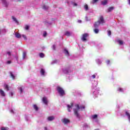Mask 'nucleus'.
Masks as SVG:
<instances>
[{
    "label": "nucleus",
    "mask_w": 130,
    "mask_h": 130,
    "mask_svg": "<svg viewBox=\"0 0 130 130\" xmlns=\"http://www.w3.org/2000/svg\"><path fill=\"white\" fill-rule=\"evenodd\" d=\"M68 110L69 112L72 111V109H73V107H74V104H71V105H67ZM86 107L84 105L80 106L79 104H75L74 105V108H73V111L74 113V115L78 118L80 119L81 118V115H80V113H79V111H82L84 110Z\"/></svg>",
    "instance_id": "1"
},
{
    "label": "nucleus",
    "mask_w": 130,
    "mask_h": 130,
    "mask_svg": "<svg viewBox=\"0 0 130 130\" xmlns=\"http://www.w3.org/2000/svg\"><path fill=\"white\" fill-rule=\"evenodd\" d=\"M61 73L64 75H66V80L68 82H70L71 79H73L72 75V71L69 67H62L60 70Z\"/></svg>",
    "instance_id": "2"
},
{
    "label": "nucleus",
    "mask_w": 130,
    "mask_h": 130,
    "mask_svg": "<svg viewBox=\"0 0 130 130\" xmlns=\"http://www.w3.org/2000/svg\"><path fill=\"white\" fill-rule=\"evenodd\" d=\"M97 85H98L97 81H94V83H92L91 93L94 98H97L99 95V88H97Z\"/></svg>",
    "instance_id": "3"
},
{
    "label": "nucleus",
    "mask_w": 130,
    "mask_h": 130,
    "mask_svg": "<svg viewBox=\"0 0 130 130\" xmlns=\"http://www.w3.org/2000/svg\"><path fill=\"white\" fill-rule=\"evenodd\" d=\"M57 91L58 92V93H59V94L60 95V96L61 97H62L63 96H64V90H63V89H62V88L58 86L57 87Z\"/></svg>",
    "instance_id": "4"
},
{
    "label": "nucleus",
    "mask_w": 130,
    "mask_h": 130,
    "mask_svg": "<svg viewBox=\"0 0 130 130\" xmlns=\"http://www.w3.org/2000/svg\"><path fill=\"white\" fill-rule=\"evenodd\" d=\"M89 36V34H84L82 35V37L81 38V40L83 41V42H85V41H87V38Z\"/></svg>",
    "instance_id": "5"
},
{
    "label": "nucleus",
    "mask_w": 130,
    "mask_h": 130,
    "mask_svg": "<svg viewBox=\"0 0 130 130\" xmlns=\"http://www.w3.org/2000/svg\"><path fill=\"white\" fill-rule=\"evenodd\" d=\"M98 117V115L97 114H95L91 116V118L92 119V121H93V122H96L98 123V119H97Z\"/></svg>",
    "instance_id": "6"
},
{
    "label": "nucleus",
    "mask_w": 130,
    "mask_h": 130,
    "mask_svg": "<svg viewBox=\"0 0 130 130\" xmlns=\"http://www.w3.org/2000/svg\"><path fill=\"white\" fill-rule=\"evenodd\" d=\"M40 73L42 77H45L46 76V72H45V70L43 68L41 69Z\"/></svg>",
    "instance_id": "7"
},
{
    "label": "nucleus",
    "mask_w": 130,
    "mask_h": 130,
    "mask_svg": "<svg viewBox=\"0 0 130 130\" xmlns=\"http://www.w3.org/2000/svg\"><path fill=\"white\" fill-rule=\"evenodd\" d=\"M24 89H25V87H24L23 86H20L19 87H18V90L19 91L20 94H21L22 95V94H23V93H24Z\"/></svg>",
    "instance_id": "8"
},
{
    "label": "nucleus",
    "mask_w": 130,
    "mask_h": 130,
    "mask_svg": "<svg viewBox=\"0 0 130 130\" xmlns=\"http://www.w3.org/2000/svg\"><path fill=\"white\" fill-rule=\"evenodd\" d=\"M96 76H97V73L92 75L89 77V80L92 82V81H93V80L96 78Z\"/></svg>",
    "instance_id": "9"
},
{
    "label": "nucleus",
    "mask_w": 130,
    "mask_h": 130,
    "mask_svg": "<svg viewBox=\"0 0 130 130\" xmlns=\"http://www.w3.org/2000/svg\"><path fill=\"white\" fill-rule=\"evenodd\" d=\"M1 1H2V4L3 6H4V7H6L7 8V7L9 6V3L7 2V1L6 0H1Z\"/></svg>",
    "instance_id": "10"
},
{
    "label": "nucleus",
    "mask_w": 130,
    "mask_h": 130,
    "mask_svg": "<svg viewBox=\"0 0 130 130\" xmlns=\"http://www.w3.org/2000/svg\"><path fill=\"white\" fill-rule=\"evenodd\" d=\"M63 53L66 56H70V53L67 48L63 49Z\"/></svg>",
    "instance_id": "11"
},
{
    "label": "nucleus",
    "mask_w": 130,
    "mask_h": 130,
    "mask_svg": "<svg viewBox=\"0 0 130 130\" xmlns=\"http://www.w3.org/2000/svg\"><path fill=\"white\" fill-rule=\"evenodd\" d=\"M99 25H100V22L99 21H98L97 22H95L94 25L93 27L94 28H99Z\"/></svg>",
    "instance_id": "12"
},
{
    "label": "nucleus",
    "mask_w": 130,
    "mask_h": 130,
    "mask_svg": "<svg viewBox=\"0 0 130 130\" xmlns=\"http://www.w3.org/2000/svg\"><path fill=\"white\" fill-rule=\"evenodd\" d=\"M64 35H66V36H68V37L72 36V35H73V32H72V31L70 32L69 31H67L65 32Z\"/></svg>",
    "instance_id": "13"
},
{
    "label": "nucleus",
    "mask_w": 130,
    "mask_h": 130,
    "mask_svg": "<svg viewBox=\"0 0 130 130\" xmlns=\"http://www.w3.org/2000/svg\"><path fill=\"white\" fill-rule=\"evenodd\" d=\"M98 22H99L100 24L104 23L105 22H104V18H103V16H101L100 20H99Z\"/></svg>",
    "instance_id": "14"
},
{
    "label": "nucleus",
    "mask_w": 130,
    "mask_h": 130,
    "mask_svg": "<svg viewBox=\"0 0 130 130\" xmlns=\"http://www.w3.org/2000/svg\"><path fill=\"white\" fill-rule=\"evenodd\" d=\"M63 122L64 123V124H68V123H70V121L69 119L64 118L63 119Z\"/></svg>",
    "instance_id": "15"
},
{
    "label": "nucleus",
    "mask_w": 130,
    "mask_h": 130,
    "mask_svg": "<svg viewBox=\"0 0 130 130\" xmlns=\"http://www.w3.org/2000/svg\"><path fill=\"white\" fill-rule=\"evenodd\" d=\"M117 91L120 93H123L124 92V89L122 88V87H119L117 88Z\"/></svg>",
    "instance_id": "16"
},
{
    "label": "nucleus",
    "mask_w": 130,
    "mask_h": 130,
    "mask_svg": "<svg viewBox=\"0 0 130 130\" xmlns=\"http://www.w3.org/2000/svg\"><path fill=\"white\" fill-rule=\"evenodd\" d=\"M43 102L45 104V105H47L48 102L47 101V99L46 97L43 98Z\"/></svg>",
    "instance_id": "17"
},
{
    "label": "nucleus",
    "mask_w": 130,
    "mask_h": 130,
    "mask_svg": "<svg viewBox=\"0 0 130 130\" xmlns=\"http://www.w3.org/2000/svg\"><path fill=\"white\" fill-rule=\"evenodd\" d=\"M116 42L118 43L119 45H123V41H122L121 40H117Z\"/></svg>",
    "instance_id": "18"
},
{
    "label": "nucleus",
    "mask_w": 130,
    "mask_h": 130,
    "mask_svg": "<svg viewBox=\"0 0 130 130\" xmlns=\"http://www.w3.org/2000/svg\"><path fill=\"white\" fill-rule=\"evenodd\" d=\"M27 58V52L26 51H23L22 54V59H25Z\"/></svg>",
    "instance_id": "19"
},
{
    "label": "nucleus",
    "mask_w": 130,
    "mask_h": 130,
    "mask_svg": "<svg viewBox=\"0 0 130 130\" xmlns=\"http://www.w3.org/2000/svg\"><path fill=\"white\" fill-rule=\"evenodd\" d=\"M125 115L127 117L129 122H130V114L128 111H125Z\"/></svg>",
    "instance_id": "20"
},
{
    "label": "nucleus",
    "mask_w": 130,
    "mask_h": 130,
    "mask_svg": "<svg viewBox=\"0 0 130 130\" xmlns=\"http://www.w3.org/2000/svg\"><path fill=\"white\" fill-rule=\"evenodd\" d=\"M96 62L99 66H100V64H101V63H102V61L101 60H100V59H96Z\"/></svg>",
    "instance_id": "21"
},
{
    "label": "nucleus",
    "mask_w": 130,
    "mask_h": 130,
    "mask_svg": "<svg viewBox=\"0 0 130 130\" xmlns=\"http://www.w3.org/2000/svg\"><path fill=\"white\" fill-rule=\"evenodd\" d=\"M0 94L1 96H3V97H5V96H6V93H5V91H4L3 89H0Z\"/></svg>",
    "instance_id": "22"
},
{
    "label": "nucleus",
    "mask_w": 130,
    "mask_h": 130,
    "mask_svg": "<svg viewBox=\"0 0 130 130\" xmlns=\"http://www.w3.org/2000/svg\"><path fill=\"white\" fill-rule=\"evenodd\" d=\"M49 121H52L54 119V117L53 116H49L47 118Z\"/></svg>",
    "instance_id": "23"
},
{
    "label": "nucleus",
    "mask_w": 130,
    "mask_h": 130,
    "mask_svg": "<svg viewBox=\"0 0 130 130\" xmlns=\"http://www.w3.org/2000/svg\"><path fill=\"white\" fill-rule=\"evenodd\" d=\"M33 108L36 111H38V110H39V108H38V106H37V105H34Z\"/></svg>",
    "instance_id": "24"
},
{
    "label": "nucleus",
    "mask_w": 130,
    "mask_h": 130,
    "mask_svg": "<svg viewBox=\"0 0 130 130\" xmlns=\"http://www.w3.org/2000/svg\"><path fill=\"white\" fill-rule=\"evenodd\" d=\"M113 10H114V7H109L108 10H107V12L108 13L110 12H112V11H113Z\"/></svg>",
    "instance_id": "25"
},
{
    "label": "nucleus",
    "mask_w": 130,
    "mask_h": 130,
    "mask_svg": "<svg viewBox=\"0 0 130 130\" xmlns=\"http://www.w3.org/2000/svg\"><path fill=\"white\" fill-rule=\"evenodd\" d=\"M108 2V1L107 0H104L101 2V4L103 5V6H106V5H107Z\"/></svg>",
    "instance_id": "26"
},
{
    "label": "nucleus",
    "mask_w": 130,
    "mask_h": 130,
    "mask_svg": "<svg viewBox=\"0 0 130 130\" xmlns=\"http://www.w3.org/2000/svg\"><path fill=\"white\" fill-rule=\"evenodd\" d=\"M15 37H16V38H21V37H22V36H21V35L18 32H15Z\"/></svg>",
    "instance_id": "27"
},
{
    "label": "nucleus",
    "mask_w": 130,
    "mask_h": 130,
    "mask_svg": "<svg viewBox=\"0 0 130 130\" xmlns=\"http://www.w3.org/2000/svg\"><path fill=\"white\" fill-rule=\"evenodd\" d=\"M12 19L13 20V21H14V22H15V23H16V24H19V21H18V20H17V18H15V17H14V16H12Z\"/></svg>",
    "instance_id": "28"
},
{
    "label": "nucleus",
    "mask_w": 130,
    "mask_h": 130,
    "mask_svg": "<svg viewBox=\"0 0 130 130\" xmlns=\"http://www.w3.org/2000/svg\"><path fill=\"white\" fill-rule=\"evenodd\" d=\"M93 32L95 34H98L99 33V28H94V29H93Z\"/></svg>",
    "instance_id": "29"
},
{
    "label": "nucleus",
    "mask_w": 130,
    "mask_h": 130,
    "mask_svg": "<svg viewBox=\"0 0 130 130\" xmlns=\"http://www.w3.org/2000/svg\"><path fill=\"white\" fill-rule=\"evenodd\" d=\"M84 9L85 11H88L89 10V7H88V5L85 4L84 6Z\"/></svg>",
    "instance_id": "30"
},
{
    "label": "nucleus",
    "mask_w": 130,
    "mask_h": 130,
    "mask_svg": "<svg viewBox=\"0 0 130 130\" xmlns=\"http://www.w3.org/2000/svg\"><path fill=\"white\" fill-rule=\"evenodd\" d=\"M43 10H45V11H47V10H48V6L44 5L42 8Z\"/></svg>",
    "instance_id": "31"
},
{
    "label": "nucleus",
    "mask_w": 130,
    "mask_h": 130,
    "mask_svg": "<svg viewBox=\"0 0 130 130\" xmlns=\"http://www.w3.org/2000/svg\"><path fill=\"white\" fill-rule=\"evenodd\" d=\"M39 56L41 58H43L44 57V56H45V55H44V54L43 53H40Z\"/></svg>",
    "instance_id": "32"
},
{
    "label": "nucleus",
    "mask_w": 130,
    "mask_h": 130,
    "mask_svg": "<svg viewBox=\"0 0 130 130\" xmlns=\"http://www.w3.org/2000/svg\"><path fill=\"white\" fill-rule=\"evenodd\" d=\"M4 88L5 89H6L7 91H9V85H8L7 84H5L4 85Z\"/></svg>",
    "instance_id": "33"
},
{
    "label": "nucleus",
    "mask_w": 130,
    "mask_h": 130,
    "mask_svg": "<svg viewBox=\"0 0 130 130\" xmlns=\"http://www.w3.org/2000/svg\"><path fill=\"white\" fill-rule=\"evenodd\" d=\"M11 77L13 79V80H15V75L13 74V72H10Z\"/></svg>",
    "instance_id": "34"
},
{
    "label": "nucleus",
    "mask_w": 130,
    "mask_h": 130,
    "mask_svg": "<svg viewBox=\"0 0 130 130\" xmlns=\"http://www.w3.org/2000/svg\"><path fill=\"white\" fill-rule=\"evenodd\" d=\"M106 63L107 66H110V60H106Z\"/></svg>",
    "instance_id": "35"
},
{
    "label": "nucleus",
    "mask_w": 130,
    "mask_h": 130,
    "mask_svg": "<svg viewBox=\"0 0 130 130\" xmlns=\"http://www.w3.org/2000/svg\"><path fill=\"white\" fill-rule=\"evenodd\" d=\"M75 95H81V92L80 91L76 90Z\"/></svg>",
    "instance_id": "36"
},
{
    "label": "nucleus",
    "mask_w": 130,
    "mask_h": 130,
    "mask_svg": "<svg viewBox=\"0 0 130 130\" xmlns=\"http://www.w3.org/2000/svg\"><path fill=\"white\" fill-rule=\"evenodd\" d=\"M1 130H9V128L6 127H2L1 128Z\"/></svg>",
    "instance_id": "37"
},
{
    "label": "nucleus",
    "mask_w": 130,
    "mask_h": 130,
    "mask_svg": "<svg viewBox=\"0 0 130 130\" xmlns=\"http://www.w3.org/2000/svg\"><path fill=\"white\" fill-rule=\"evenodd\" d=\"M72 5L74 6V7H77L78 6V4L77 3H75L73 2H71Z\"/></svg>",
    "instance_id": "38"
},
{
    "label": "nucleus",
    "mask_w": 130,
    "mask_h": 130,
    "mask_svg": "<svg viewBox=\"0 0 130 130\" xmlns=\"http://www.w3.org/2000/svg\"><path fill=\"white\" fill-rule=\"evenodd\" d=\"M21 37H23L24 38V40H27V37H26L24 35H22Z\"/></svg>",
    "instance_id": "39"
},
{
    "label": "nucleus",
    "mask_w": 130,
    "mask_h": 130,
    "mask_svg": "<svg viewBox=\"0 0 130 130\" xmlns=\"http://www.w3.org/2000/svg\"><path fill=\"white\" fill-rule=\"evenodd\" d=\"M99 0H92V1L91 2V4H95V3H97Z\"/></svg>",
    "instance_id": "40"
},
{
    "label": "nucleus",
    "mask_w": 130,
    "mask_h": 130,
    "mask_svg": "<svg viewBox=\"0 0 130 130\" xmlns=\"http://www.w3.org/2000/svg\"><path fill=\"white\" fill-rule=\"evenodd\" d=\"M47 32L46 31H44L43 34V37H45L46 36H47Z\"/></svg>",
    "instance_id": "41"
},
{
    "label": "nucleus",
    "mask_w": 130,
    "mask_h": 130,
    "mask_svg": "<svg viewBox=\"0 0 130 130\" xmlns=\"http://www.w3.org/2000/svg\"><path fill=\"white\" fill-rule=\"evenodd\" d=\"M51 63V64H53V63H57V60H55L53 61Z\"/></svg>",
    "instance_id": "42"
},
{
    "label": "nucleus",
    "mask_w": 130,
    "mask_h": 130,
    "mask_svg": "<svg viewBox=\"0 0 130 130\" xmlns=\"http://www.w3.org/2000/svg\"><path fill=\"white\" fill-rule=\"evenodd\" d=\"M85 20L86 21V22H88V21H90V18H88V16H85Z\"/></svg>",
    "instance_id": "43"
},
{
    "label": "nucleus",
    "mask_w": 130,
    "mask_h": 130,
    "mask_svg": "<svg viewBox=\"0 0 130 130\" xmlns=\"http://www.w3.org/2000/svg\"><path fill=\"white\" fill-rule=\"evenodd\" d=\"M29 28H30L29 25H25V30H29Z\"/></svg>",
    "instance_id": "44"
},
{
    "label": "nucleus",
    "mask_w": 130,
    "mask_h": 130,
    "mask_svg": "<svg viewBox=\"0 0 130 130\" xmlns=\"http://www.w3.org/2000/svg\"><path fill=\"white\" fill-rule=\"evenodd\" d=\"M9 96L10 97H13V96H14V93H13V92H11L10 93H9Z\"/></svg>",
    "instance_id": "45"
},
{
    "label": "nucleus",
    "mask_w": 130,
    "mask_h": 130,
    "mask_svg": "<svg viewBox=\"0 0 130 130\" xmlns=\"http://www.w3.org/2000/svg\"><path fill=\"white\" fill-rule=\"evenodd\" d=\"M108 36H110V35H111V30H108Z\"/></svg>",
    "instance_id": "46"
},
{
    "label": "nucleus",
    "mask_w": 130,
    "mask_h": 130,
    "mask_svg": "<svg viewBox=\"0 0 130 130\" xmlns=\"http://www.w3.org/2000/svg\"><path fill=\"white\" fill-rule=\"evenodd\" d=\"M52 48L53 50H55V48H56L55 45H53L52 46Z\"/></svg>",
    "instance_id": "47"
},
{
    "label": "nucleus",
    "mask_w": 130,
    "mask_h": 130,
    "mask_svg": "<svg viewBox=\"0 0 130 130\" xmlns=\"http://www.w3.org/2000/svg\"><path fill=\"white\" fill-rule=\"evenodd\" d=\"M10 112H11V113H12V114H14V113H15L14 112V110H13V109H11L10 110Z\"/></svg>",
    "instance_id": "48"
},
{
    "label": "nucleus",
    "mask_w": 130,
    "mask_h": 130,
    "mask_svg": "<svg viewBox=\"0 0 130 130\" xmlns=\"http://www.w3.org/2000/svg\"><path fill=\"white\" fill-rule=\"evenodd\" d=\"M25 120H26V121H28V120H29V118L28 117V116H25Z\"/></svg>",
    "instance_id": "49"
},
{
    "label": "nucleus",
    "mask_w": 130,
    "mask_h": 130,
    "mask_svg": "<svg viewBox=\"0 0 130 130\" xmlns=\"http://www.w3.org/2000/svg\"><path fill=\"white\" fill-rule=\"evenodd\" d=\"M84 127H88V125L86 123L84 124L83 125Z\"/></svg>",
    "instance_id": "50"
},
{
    "label": "nucleus",
    "mask_w": 130,
    "mask_h": 130,
    "mask_svg": "<svg viewBox=\"0 0 130 130\" xmlns=\"http://www.w3.org/2000/svg\"><path fill=\"white\" fill-rule=\"evenodd\" d=\"M7 54L9 55V56H11V52L10 51L7 52Z\"/></svg>",
    "instance_id": "51"
},
{
    "label": "nucleus",
    "mask_w": 130,
    "mask_h": 130,
    "mask_svg": "<svg viewBox=\"0 0 130 130\" xmlns=\"http://www.w3.org/2000/svg\"><path fill=\"white\" fill-rule=\"evenodd\" d=\"M2 31L4 32V33H6V32H7V30H6V29H3Z\"/></svg>",
    "instance_id": "52"
},
{
    "label": "nucleus",
    "mask_w": 130,
    "mask_h": 130,
    "mask_svg": "<svg viewBox=\"0 0 130 130\" xmlns=\"http://www.w3.org/2000/svg\"><path fill=\"white\" fill-rule=\"evenodd\" d=\"M12 62V61L9 60V61H7V63L8 64H10Z\"/></svg>",
    "instance_id": "53"
},
{
    "label": "nucleus",
    "mask_w": 130,
    "mask_h": 130,
    "mask_svg": "<svg viewBox=\"0 0 130 130\" xmlns=\"http://www.w3.org/2000/svg\"><path fill=\"white\" fill-rule=\"evenodd\" d=\"M78 23H82V20H78Z\"/></svg>",
    "instance_id": "54"
},
{
    "label": "nucleus",
    "mask_w": 130,
    "mask_h": 130,
    "mask_svg": "<svg viewBox=\"0 0 130 130\" xmlns=\"http://www.w3.org/2000/svg\"><path fill=\"white\" fill-rule=\"evenodd\" d=\"M128 5L130 6V0H127Z\"/></svg>",
    "instance_id": "55"
},
{
    "label": "nucleus",
    "mask_w": 130,
    "mask_h": 130,
    "mask_svg": "<svg viewBox=\"0 0 130 130\" xmlns=\"http://www.w3.org/2000/svg\"><path fill=\"white\" fill-rule=\"evenodd\" d=\"M15 58H16L17 61H18V56H16Z\"/></svg>",
    "instance_id": "56"
},
{
    "label": "nucleus",
    "mask_w": 130,
    "mask_h": 130,
    "mask_svg": "<svg viewBox=\"0 0 130 130\" xmlns=\"http://www.w3.org/2000/svg\"><path fill=\"white\" fill-rule=\"evenodd\" d=\"M44 129H45V130H47V127H44Z\"/></svg>",
    "instance_id": "57"
},
{
    "label": "nucleus",
    "mask_w": 130,
    "mask_h": 130,
    "mask_svg": "<svg viewBox=\"0 0 130 130\" xmlns=\"http://www.w3.org/2000/svg\"><path fill=\"white\" fill-rule=\"evenodd\" d=\"M42 48V49H44L45 48L44 47H43Z\"/></svg>",
    "instance_id": "58"
},
{
    "label": "nucleus",
    "mask_w": 130,
    "mask_h": 130,
    "mask_svg": "<svg viewBox=\"0 0 130 130\" xmlns=\"http://www.w3.org/2000/svg\"><path fill=\"white\" fill-rule=\"evenodd\" d=\"M78 46H79V47H81V46H80V45H78Z\"/></svg>",
    "instance_id": "59"
}]
</instances>
